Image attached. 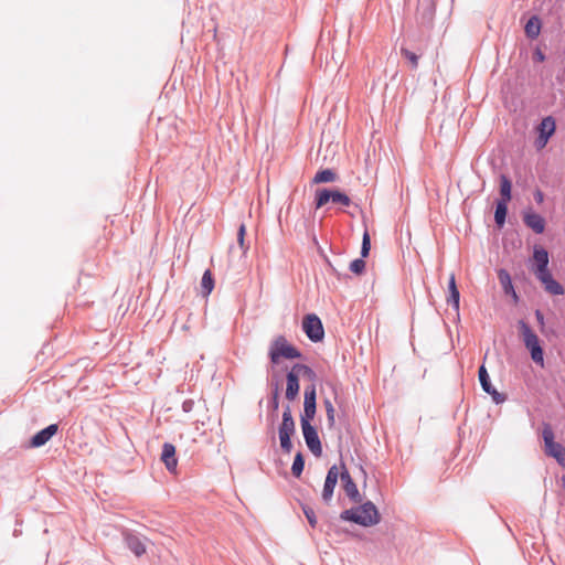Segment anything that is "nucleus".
I'll list each match as a JSON object with an SVG mask.
<instances>
[{
	"label": "nucleus",
	"instance_id": "14",
	"mask_svg": "<svg viewBox=\"0 0 565 565\" xmlns=\"http://www.w3.org/2000/svg\"><path fill=\"white\" fill-rule=\"evenodd\" d=\"M58 431V424H50L36 431L29 440V447L40 448L52 439Z\"/></svg>",
	"mask_w": 565,
	"mask_h": 565
},
{
	"label": "nucleus",
	"instance_id": "47",
	"mask_svg": "<svg viewBox=\"0 0 565 565\" xmlns=\"http://www.w3.org/2000/svg\"><path fill=\"white\" fill-rule=\"evenodd\" d=\"M544 337H556V331L554 328L546 326V331H540Z\"/></svg>",
	"mask_w": 565,
	"mask_h": 565
},
{
	"label": "nucleus",
	"instance_id": "21",
	"mask_svg": "<svg viewBox=\"0 0 565 565\" xmlns=\"http://www.w3.org/2000/svg\"><path fill=\"white\" fill-rule=\"evenodd\" d=\"M542 30V21L539 18V15L534 14L531 15L525 25H524V33L527 39L535 40L539 38Z\"/></svg>",
	"mask_w": 565,
	"mask_h": 565
},
{
	"label": "nucleus",
	"instance_id": "45",
	"mask_svg": "<svg viewBox=\"0 0 565 565\" xmlns=\"http://www.w3.org/2000/svg\"><path fill=\"white\" fill-rule=\"evenodd\" d=\"M533 196H534V200L537 204H542L544 202V193L542 190L540 189H536L534 192H533Z\"/></svg>",
	"mask_w": 565,
	"mask_h": 565
},
{
	"label": "nucleus",
	"instance_id": "25",
	"mask_svg": "<svg viewBox=\"0 0 565 565\" xmlns=\"http://www.w3.org/2000/svg\"><path fill=\"white\" fill-rule=\"evenodd\" d=\"M201 295L209 297L215 287V279L210 269H205L201 278Z\"/></svg>",
	"mask_w": 565,
	"mask_h": 565
},
{
	"label": "nucleus",
	"instance_id": "8",
	"mask_svg": "<svg viewBox=\"0 0 565 565\" xmlns=\"http://www.w3.org/2000/svg\"><path fill=\"white\" fill-rule=\"evenodd\" d=\"M478 377L481 388L484 393L491 396L492 402L495 405H501L508 399V395L505 393L498 392V390L492 385L490 375L484 364L479 366Z\"/></svg>",
	"mask_w": 565,
	"mask_h": 565
},
{
	"label": "nucleus",
	"instance_id": "5",
	"mask_svg": "<svg viewBox=\"0 0 565 565\" xmlns=\"http://www.w3.org/2000/svg\"><path fill=\"white\" fill-rule=\"evenodd\" d=\"M330 202L345 207L353 203L351 198L340 188H319L316 190L313 199L316 210L323 207Z\"/></svg>",
	"mask_w": 565,
	"mask_h": 565
},
{
	"label": "nucleus",
	"instance_id": "15",
	"mask_svg": "<svg viewBox=\"0 0 565 565\" xmlns=\"http://www.w3.org/2000/svg\"><path fill=\"white\" fill-rule=\"evenodd\" d=\"M161 461L164 463L169 472H174L178 466V457L175 446L171 443H164L162 445V451L160 456Z\"/></svg>",
	"mask_w": 565,
	"mask_h": 565
},
{
	"label": "nucleus",
	"instance_id": "38",
	"mask_svg": "<svg viewBox=\"0 0 565 565\" xmlns=\"http://www.w3.org/2000/svg\"><path fill=\"white\" fill-rule=\"evenodd\" d=\"M339 478L341 479V470H339L337 465H332L327 471L326 479L338 481Z\"/></svg>",
	"mask_w": 565,
	"mask_h": 565
},
{
	"label": "nucleus",
	"instance_id": "18",
	"mask_svg": "<svg viewBox=\"0 0 565 565\" xmlns=\"http://www.w3.org/2000/svg\"><path fill=\"white\" fill-rule=\"evenodd\" d=\"M447 288L448 295L446 301L458 313L460 308V291L454 273L449 276Z\"/></svg>",
	"mask_w": 565,
	"mask_h": 565
},
{
	"label": "nucleus",
	"instance_id": "11",
	"mask_svg": "<svg viewBox=\"0 0 565 565\" xmlns=\"http://www.w3.org/2000/svg\"><path fill=\"white\" fill-rule=\"evenodd\" d=\"M306 446L317 458L322 456V443L319 437L318 428L312 425L300 426Z\"/></svg>",
	"mask_w": 565,
	"mask_h": 565
},
{
	"label": "nucleus",
	"instance_id": "17",
	"mask_svg": "<svg viewBox=\"0 0 565 565\" xmlns=\"http://www.w3.org/2000/svg\"><path fill=\"white\" fill-rule=\"evenodd\" d=\"M498 279L503 292L510 296L515 302H518L520 300V296L514 288L510 273L504 268H500L498 270Z\"/></svg>",
	"mask_w": 565,
	"mask_h": 565
},
{
	"label": "nucleus",
	"instance_id": "19",
	"mask_svg": "<svg viewBox=\"0 0 565 565\" xmlns=\"http://www.w3.org/2000/svg\"><path fill=\"white\" fill-rule=\"evenodd\" d=\"M299 393H300V379H297V376L294 373H286L285 397L289 402H294L299 396Z\"/></svg>",
	"mask_w": 565,
	"mask_h": 565
},
{
	"label": "nucleus",
	"instance_id": "23",
	"mask_svg": "<svg viewBox=\"0 0 565 565\" xmlns=\"http://www.w3.org/2000/svg\"><path fill=\"white\" fill-rule=\"evenodd\" d=\"M338 180V173L331 168L319 169L313 179V184L331 183Z\"/></svg>",
	"mask_w": 565,
	"mask_h": 565
},
{
	"label": "nucleus",
	"instance_id": "13",
	"mask_svg": "<svg viewBox=\"0 0 565 565\" xmlns=\"http://www.w3.org/2000/svg\"><path fill=\"white\" fill-rule=\"evenodd\" d=\"M522 221L527 228L537 235L545 232V218L530 206L522 211Z\"/></svg>",
	"mask_w": 565,
	"mask_h": 565
},
{
	"label": "nucleus",
	"instance_id": "48",
	"mask_svg": "<svg viewBox=\"0 0 565 565\" xmlns=\"http://www.w3.org/2000/svg\"><path fill=\"white\" fill-rule=\"evenodd\" d=\"M294 417L292 416V413H291V407H290V404H286L284 405V409H282V414H281V417Z\"/></svg>",
	"mask_w": 565,
	"mask_h": 565
},
{
	"label": "nucleus",
	"instance_id": "3",
	"mask_svg": "<svg viewBox=\"0 0 565 565\" xmlns=\"http://www.w3.org/2000/svg\"><path fill=\"white\" fill-rule=\"evenodd\" d=\"M518 330L525 349L529 351L532 361L540 367L545 366L544 348L539 335L531 326L523 319L518 321Z\"/></svg>",
	"mask_w": 565,
	"mask_h": 565
},
{
	"label": "nucleus",
	"instance_id": "50",
	"mask_svg": "<svg viewBox=\"0 0 565 565\" xmlns=\"http://www.w3.org/2000/svg\"><path fill=\"white\" fill-rule=\"evenodd\" d=\"M360 470L363 473L364 478L366 479V471L363 469V467H360Z\"/></svg>",
	"mask_w": 565,
	"mask_h": 565
},
{
	"label": "nucleus",
	"instance_id": "32",
	"mask_svg": "<svg viewBox=\"0 0 565 565\" xmlns=\"http://www.w3.org/2000/svg\"><path fill=\"white\" fill-rule=\"evenodd\" d=\"M301 509H302V512H303L309 525L315 529L318 524V520H317L316 512H315L313 508H311L308 504H301Z\"/></svg>",
	"mask_w": 565,
	"mask_h": 565
},
{
	"label": "nucleus",
	"instance_id": "29",
	"mask_svg": "<svg viewBox=\"0 0 565 565\" xmlns=\"http://www.w3.org/2000/svg\"><path fill=\"white\" fill-rule=\"evenodd\" d=\"M542 439L544 441V448L550 447L557 443V441H555L554 430H553L551 424H548V423H543Z\"/></svg>",
	"mask_w": 565,
	"mask_h": 565
},
{
	"label": "nucleus",
	"instance_id": "4",
	"mask_svg": "<svg viewBox=\"0 0 565 565\" xmlns=\"http://www.w3.org/2000/svg\"><path fill=\"white\" fill-rule=\"evenodd\" d=\"M268 358L273 365H277L282 359H302L303 354L297 347L288 342L284 335H278L269 345Z\"/></svg>",
	"mask_w": 565,
	"mask_h": 565
},
{
	"label": "nucleus",
	"instance_id": "33",
	"mask_svg": "<svg viewBox=\"0 0 565 565\" xmlns=\"http://www.w3.org/2000/svg\"><path fill=\"white\" fill-rule=\"evenodd\" d=\"M279 437V443H280V448L282 450V452L285 454H290L292 448H294V444H292V437L294 435H278Z\"/></svg>",
	"mask_w": 565,
	"mask_h": 565
},
{
	"label": "nucleus",
	"instance_id": "30",
	"mask_svg": "<svg viewBox=\"0 0 565 565\" xmlns=\"http://www.w3.org/2000/svg\"><path fill=\"white\" fill-rule=\"evenodd\" d=\"M337 483H338V481H331L330 479H324L322 495H321L324 503L329 504V502L332 500Z\"/></svg>",
	"mask_w": 565,
	"mask_h": 565
},
{
	"label": "nucleus",
	"instance_id": "9",
	"mask_svg": "<svg viewBox=\"0 0 565 565\" xmlns=\"http://www.w3.org/2000/svg\"><path fill=\"white\" fill-rule=\"evenodd\" d=\"M437 0H418L416 20L420 26L431 28L436 13Z\"/></svg>",
	"mask_w": 565,
	"mask_h": 565
},
{
	"label": "nucleus",
	"instance_id": "28",
	"mask_svg": "<svg viewBox=\"0 0 565 565\" xmlns=\"http://www.w3.org/2000/svg\"><path fill=\"white\" fill-rule=\"evenodd\" d=\"M295 435L296 423L294 417H281V423L278 426V435Z\"/></svg>",
	"mask_w": 565,
	"mask_h": 565
},
{
	"label": "nucleus",
	"instance_id": "1",
	"mask_svg": "<svg viewBox=\"0 0 565 565\" xmlns=\"http://www.w3.org/2000/svg\"><path fill=\"white\" fill-rule=\"evenodd\" d=\"M550 254L548 250L535 244L532 248V256L529 259V268L541 282L544 290L552 296H563L565 294L564 286L558 282L548 268Z\"/></svg>",
	"mask_w": 565,
	"mask_h": 565
},
{
	"label": "nucleus",
	"instance_id": "44",
	"mask_svg": "<svg viewBox=\"0 0 565 565\" xmlns=\"http://www.w3.org/2000/svg\"><path fill=\"white\" fill-rule=\"evenodd\" d=\"M181 407H182V411H183L184 413H190V412H192V409H193V407H194V401H193V399H191V398L185 399V401H183V403H182V406H181Z\"/></svg>",
	"mask_w": 565,
	"mask_h": 565
},
{
	"label": "nucleus",
	"instance_id": "41",
	"mask_svg": "<svg viewBox=\"0 0 565 565\" xmlns=\"http://www.w3.org/2000/svg\"><path fill=\"white\" fill-rule=\"evenodd\" d=\"M532 58L534 62L542 63L546 60V55L539 46H536L532 53Z\"/></svg>",
	"mask_w": 565,
	"mask_h": 565
},
{
	"label": "nucleus",
	"instance_id": "36",
	"mask_svg": "<svg viewBox=\"0 0 565 565\" xmlns=\"http://www.w3.org/2000/svg\"><path fill=\"white\" fill-rule=\"evenodd\" d=\"M401 54L403 57L409 61L412 68H417L419 56L415 52L406 47H401Z\"/></svg>",
	"mask_w": 565,
	"mask_h": 565
},
{
	"label": "nucleus",
	"instance_id": "51",
	"mask_svg": "<svg viewBox=\"0 0 565 565\" xmlns=\"http://www.w3.org/2000/svg\"><path fill=\"white\" fill-rule=\"evenodd\" d=\"M327 262H328V264L330 265V267L332 268V271H334V273H335V268H334V267H332V265L330 264V262H329L328 259H327Z\"/></svg>",
	"mask_w": 565,
	"mask_h": 565
},
{
	"label": "nucleus",
	"instance_id": "46",
	"mask_svg": "<svg viewBox=\"0 0 565 565\" xmlns=\"http://www.w3.org/2000/svg\"><path fill=\"white\" fill-rule=\"evenodd\" d=\"M323 404H324V408H326V413H327V415L335 414V411H334L333 404L331 403V401H330V399L326 398V399L323 401Z\"/></svg>",
	"mask_w": 565,
	"mask_h": 565
},
{
	"label": "nucleus",
	"instance_id": "7",
	"mask_svg": "<svg viewBox=\"0 0 565 565\" xmlns=\"http://www.w3.org/2000/svg\"><path fill=\"white\" fill-rule=\"evenodd\" d=\"M301 329L307 338L313 343H319L324 339L323 323L316 313H307L303 316Z\"/></svg>",
	"mask_w": 565,
	"mask_h": 565
},
{
	"label": "nucleus",
	"instance_id": "40",
	"mask_svg": "<svg viewBox=\"0 0 565 565\" xmlns=\"http://www.w3.org/2000/svg\"><path fill=\"white\" fill-rule=\"evenodd\" d=\"M561 87H565V66L559 67L555 75V83Z\"/></svg>",
	"mask_w": 565,
	"mask_h": 565
},
{
	"label": "nucleus",
	"instance_id": "12",
	"mask_svg": "<svg viewBox=\"0 0 565 565\" xmlns=\"http://www.w3.org/2000/svg\"><path fill=\"white\" fill-rule=\"evenodd\" d=\"M341 481L343 490L349 498V500L353 503H360L362 502V495L360 494V491L358 489V486L353 478L351 477L345 463L341 460Z\"/></svg>",
	"mask_w": 565,
	"mask_h": 565
},
{
	"label": "nucleus",
	"instance_id": "31",
	"mask_svg": "<svg viewBox=\"0 0 565 565\" xmlns=\"http://www.w3.org/2000/svg\"><path fill=\"white\" fill-rule=\"evenodd\" d=\"M365 268H366V263H365L364 258H362V257L353 259L349 265L350 271H352L356 276L363 275L365 271Z\"/></svg>",
	"mask_w": 565,
	"mask_h": 565
},
{
	"label": "nucleus",
	"instance_id": "42",
	"mask_svg": "<svg viewBox=\"0 0 565 565\" xmlns=\"http://www.w3.org/2000/svg\"><path fill=\"white\" fill-rule=\"evenodd\" d=\"M307 366V364H302V363H295L290 370L287 371V373H294L297 379H299L300 374H302V372L305 371V367Z\"/></svg>",
	"mask_w": 565,
	"mask_h": 565
},
{
	"label": "nucleus",
	"instance_id": "16",
	"mask_svg": "<svg viewBox=\"0 0 565 565\" xmlns=\"http://www.w3.org/2000/svg\"><path fill=\"white\" fill-rule=\"evenodd\" d=\"M122 539L127 548L131 551L137 557H140L146 553V546L137 534L130 531H125L122 532Z\"/></svg>",
	"mask_w": 565,
	"mask_h": 565
},
{
	"label": "nucleus",
	"instance_id": "39",
	"mask_svg": "<svg viewBox=\"0 0 565 565\" xmlns=\"http://www.w3.org/2000/svg\"><path fill=\"white\" fill-rule=\"evenodd\" d=\"M534 316L537 321L540 331H546V322L543 312L540 309H535Z\"/></svg>",
	"mask_w": 565,
	"mask_h": 565
},
{
	"label": "nucleus",
	"instance_id": "35",
	"mask_svg": "<svg viewBox=\"0 0 565 565\" xmlns=\"http://www.w3.org/2000/svg\"><path fill=\"white\" fill-rule=\"evenodd\" d=\"M370 250H371V237H370L369 232L365 231L363 233V237H362V244H361V250H360L361 257L366 258L370 255Z\"/></svg>",
	"mask_w": 565,
	"mask_h": 565
},
{
	"label": "nucleus",
	"instance_id": "26",
	"mask_svg": "<svg viewBox=\"0 0 565 565\" xmlns=\"http://www.w3.org/2000/svg\"><path fill=\"white\" fill-rule=\"evenodd\" d=\"M317 414V404L303 402V411L300 414V426L312 425V420Z\"/></svg>",
	"mask_w": 565,
	"mask_h": 565
},
{
	"label": "nucleus",
	"instance_id": "37",
	"mask_svg": "<svg viewBox=\"0 0 565 565\" xmlns=\"http://www.w3.org/2000/svg\"><path fill=\"white\" fill-rule=\"evenodd\" d=\"M303 402H310L317 404V388L316 384L311 383L307 385L303 392Z\"/></svg>",
	"mask_w": 565,
	"mask_h": 565
},
{
	"label": "nucleus",
	"instance_id": "2",
	"mask_svg": "<svg viewBox=\"0 0 565 565\" xmlns=\"http://www.w3.org/2000/svg\"><path fill=\"white\" fill-rule=\"evenodd\" d=\"M358 505L343 510L340 520L351 522L363 527H371L381 522V513L377 507L370 500L356 503Z\"/></svg>",
	"mask_w": 565,
	"mask_h": 565
},
{
	"label": "nucleus",
	"instance_id": "34",
	"mask_svg": "<svg viewBox=\"0 0 565 565\" xmlns=\"http://www.w3.org/2000/svg\"><path fill=\"white\" fill-rule=\"evenodd\" d=\"M245 236H246V226L244 223H242L239 226H238V230H237V243L241 247V249L243 250V253L245 254L248 248H249V245L246 244L245 242Z\"/></svg>",
	"mask_w": 565,
	"mask_h": 565
},
{
	"label": "nucleus",
	"instance_id": "43",
	"mask_svg": "<svg viewBox=\"0 0 565 565\" xmlns=\"http://www.w3.org/2000/svg\"><path fill=\"white\" fill-rule=\"evenodd\" d=\"M302 375L308 379L309 381H311L313 384L315 382L317 381V373L315 372V370L312 367H310L309 365H307L305 367V371L302 372Z\"/></svg>",
	"mask_w": 565,
	"mask_h": 565
},
{
	"label": "nucleus",
	"instance_id": "10",
	"mask_svg": "<svg viewBox=\"0 0 565 565\" xmlns=\"http://www.w3.org/2000/svg\"><path fill=\"white\" fill-rule=\"evenodd\" d=\"M267 385L270 390L269 397L267 399V408L270 417L274 419L279 409V401H280V376L277 373H274L267 381Z\"/></svg>",
	"mask_w": 565,
	"mask_h": 565
},
{
	"label": "nucleus",
	"instance_id": "24",
	"mask_svg": "<svg viewBox=\"0 0 565 565\" xmlns=\"http://www.w3.org/2000/svg\"><path fill=\"white\" fill-rule=\"evenodd\" d=\"M512 181L507 174L500 175L499 193L500 198L498 201L509 202L512 200Z\"/></svg>",
	"mask_w": 565,
	"mask_h": 565
},
{
	"label": "nucleus",
	"instance_id": "49",
	"mask_svg": "<svg viewBox=\"0 0 565 565\" xmlns=\"http://www.w3.org/2000/svg\"><path fill=\"white\" fill-rule=\"evenodd\" d=\"M335 414L327 415V420L330 427H332L335 423Z\"/></svg>",
	"mask_w": 565,
	"mask_h": 565
},
{
	"label": "nucleus",
	"instance_id": "6",
	"mask_svg": "<svg viewBox=\"0 0 565 565\" xmlns=\"http://www.w3.org/2000/svg\"><path fill=\"white\" fill-rule=\"evenodd\" d=\"M557 129L556 119L552 115L544 116L540 122L534 127L535 139L533 147L536 151L543 150L551 138L555 135Z\"/></svg>",
	"mask_w": 565,
	"mask_h": 565
},
{
	"label": "nucleus",
	"instance_id": "20",
	"mask_svg": "<svg viewBox=\"0 0 565 565\" xmlns=\"http://www.w3.org/2000/svg\"><path fill=\"white\" fill-rule=\"evenodd\" d=\"M509 214V202L494 201V224L498 230L505 226L507 217Z\"/></svg>",
	"mask_w": 565,
	"mask_h": 565
},
{
	"label": "nucleus",
	"instance_id": "27",
	"mask_svg": "<svg viewBox=\"0 0 565 565\" xmlns=\"http://www.w3.org/2000/svg\"><path fill=\"white\" fill-rule=\"evenodd\" d=\"M305 455L301 451H297L291 465V475L295 478H300L305 469Z\"/></svg>",
	"mask_w": 565,
	"mask_h": 565
},
{
	"label": "nucleus",
	"instance_id": "22",
	"mask_svg": "<svg viewBox=\"0 0 565 565\" xmlns=\"http://www.w3.org/2000/svg\"><path fill=\"white\" fill-rule=\"evenodd\" d=\"M544 452L547 457L555 459V461L565 469V447L561 443L545 447Z\"/></svg>",
	"mask_w": 565,
	"mask_h": 565
}]
</instances>
